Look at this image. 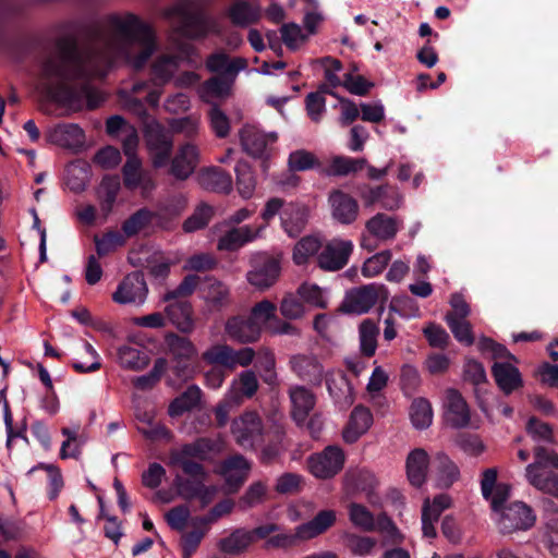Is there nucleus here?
I'll list each match as a JSON object with an SVG mask.
<instances>
[{"instance_id":"obj_1","label":"nucleus","mask_w":558,"mask_h":558,"mask_svg":"<svg viewBox=\"0 0 558 558\" xmlns=\"http://www.w3.org/2000/svg\"><path fill=\"white\" fill-rule=\"evenodd\" d=\"M156 48L154 31L136 15H109L85 49L72 41L58 45V53L43 62L37 89L68 113L94 109L104 96L90 80L104 77L119 62L140 70Z\"/></svg>"},{"instance_id":"obj_2","label":"nucleus","mask_w":558,"mask_h":558,"mask_svg":"<svg viewBox=\"0 0 558 558\" xmlns=\"http://www.w3.org/2000/svg\"><path fill=\"white\" fill-rule=\"evenodd\" d=\"M183 61L193 62L191 47L181 48L179 53H161L150 65L149 80L136 82L130 89L123 88L119 92L122 107L142 121L146 146L155 168L168 165L173 147L172 135L147 113L144 104L136 96L146 93V102L158 107L165 85L174 80Z\"/></svg>"},{"instance_id":"obj_3","label":"nucleus","mask_w":558,"mask_h":558,"mask_svg":"<svg viewBox=\"0 0 558 558\" xmlns=\"http://www.w3.org/2000/svg\"><path fill=\"white\" fill-rule=\"evenodd\" d=\"M174 32L187 38L204 37L209 33H218L217 24L207 19L199 2L195 0H181L168 10Z\"/></svg>"},{"instance_id":"obj_4","label":"nucleus","mask_w":558,"mask_h":558,"mask_svg":"<svg viewBox=\"0 0 558 558\" xmlns=\"http://www.w3.org/2000/svg\"><path fill=\"white\" fill-rule=\"evenodd\" d=\"M222 449L220 439L201 438L193 444L184 445L180 449H173L169 453L168 465L179 468L185 475L203 474V465L194 459H205L210 452H217Z\"/></svg>"},{"instance_id":"obj_5","label":"nucleus","mask_w":558,"mask_h":558,"mask_svg":"<svg viewBox=\"0 0 558 558\" xmlns=\"http://www.w3.org/2000/svg\"><path fill=\"white\" fill-rule=\"evenodd\" d=\"M348 514L350 522L362 531H376L385 535L392 543H400L403 541V536L399 529L386 513H380L375 518L365 506L352 502L348 506Z\"/></svg>"},{"instance_id":"obj_6","label":"nucleus","mask_w":558,"mask_h":558,"mask_svg":"<svg viewBox=\"0 0 558 558\" xmlns=\"http://www.w3.org/2000/svg\"><path fill=\"white\" fill-rule=\"evenodd\" d=\"M498 529L504 534L531 529L536 521V515L531 507L522 501H514L501 508L494 515Z\"/></svg>"},{"instance_id":"obj_7","label":"nucleus","mask_w":558,"mask_h":558,"mask_svg":"<svg viewBox=\"0 0 558 558\" xmlns=\"http://www.w3.org/2000/svg\"><path fill=\"white\" fill-rule=\"evenodd\" d=\"M215 231L219 232L217 250L221 252H235L262 238L265 226L253 227L244 225L242 227H227L226 225H220L215 227Z\"/></svg>"},{"instance_id":"obj_8","label":"nucleus","mask_w":558,"mask_h":558,"mask_svg":"<svg viewBox=\"0 0 558 558\" xmlns=\"http://www.w3.org/2000/svg\"><path fill=\"white\" fill-rule=\"evenodd\" d=\"M386 288L383 284H366L349 291L342 302L344 313L361 315L367 313L379 300L386 298Z\"/></svg>"},{"instance_id":"obj_9","label":"nucleus","mask_w":558,"mask_h":558,"mask_svg":"<svg viewBox=\"0 0 558 558\" xmlns=\"http://www.w3.org/2000/svg\"><path fill=\"white\" fill-rule=\"evenodd\" d=\"M344 452L337 446H328L307 459L308 471L317 478H330L339 473L344 464Z\"/></svg>"},{"instance_id":"obj_10","label":"nucleus","mask_w":558,"mask_h":558,"mask_svg":"<svg viewBox=\"0 0 558 558\" xmlns=\"http://www.w3.org/2000/svg\"><path fill=\"white\" fill-rule=\"evenodd\" d=\"M148 288L143 274L134 271L125 276L112 293V300L121 305L141 306L145 303Z\"/></svg>"},{"instance_id":"obj_11","label":"nucleus","mask_w":558,"mask_h":558,"mask_svg":"<svg viewBox=\"0 0 558 558\" xmlns=\"http://www.w3.org/2000/svg\"><path fill=\"white\" fill-rule=\"evenodd\" d=\"M400 221L385 214H376L365 223L366 234L362 235L361 245L369 251L376 246L372 243L371 238L378 241L392 240L400 229Z\"/></svg>"},{"instance_id":"obj_12","label":"nucleus","mask_w":558,"mask_h":558,"mask_svg":"<svg viewBox=\"0 0 558 558\" xmlns=\"http://www.w3.org/2000/svg\"><path fill=\"white\" fill-rule=\"evenodd\" d=\"M352 251V241L332 239L325 244L322 252L318 254V266L328 271L342 269L348 264Z\"/></svg>"},{"instance_id":"obj_13","label":"nucleus","mask_w":558,"mask_h":558,"mask_svg":"<svg viewBox=\"0 0 558 558\" xmlns=\"http://www.w3.org/2000/svg\"><path fill=\"white\" fill-rule=\"evenodd\" d=\"M243 149L253 157L268 156L278 140L275 132L264 133L253 125H245L240 132Z\"/></svg>"},{"instance_id":"obj_14","label":"nucleus","mask_w":558,"mask_h":558,"mask_svg":"<svg viewBox=\"0 0 558 558\" xmlns=\"http://www.w3.org/2000/svg\"><path fill=\"white\" fill-rule=\"evenodd\" d=\"M359 195L365 207L379 204L384 209L395 210L402 203L400 193L390 185L371 186L364 184L359 186Z\"/></svg>"},{"instance_id":"obj_15","label":"nucleus","mask_w":558,"mask_h":558,"mask_svg":"<svg viewBox=\"0 0 558 558\" xmlns=\"http://www.w3.org/2000/svg\"><path fill=\"white\" fill-rule=\"evenodd\" d=\"M231 430L241 447L251 448L262 437V421L256 413L245 412L232 422Z\"/></svg>"},{"instance_id":"obj_16","label":"nucleus","mask_w":558,"mask_h":558,"mask_svg":"<svg viewBox=\"0 0 558 558\" xmlns=\"http://www.w3.org/2000/svg\"><path fill=\"white\" fill-rule=\"evenodd\" d=\"M199 296L209 312H219L230 304L229 287L211 277L201 284Z\"/></svg>"},{"instance_id":"obj_17","label":"nucleus","mask_w":558,"mask_h":558,"mask_svg":"<svg viewBox=\"0 0 558 558\" xmlns=\"http://www.w3.org/2000/svg\"><path fill=\"white\" fill-rule=\"evenodd\" d=\"M225 332L229 339L239 343H253L259 340L262 333L250 316L234 315L227 319Z\"/></svg>"},{"instance_id":"obj_18","label":"nucleus","mask_w":558,"mask_h":558,"mask_svg":"<svg viewBox=\"0 0 558 558\" xmlns=\"http://www.w3.org/2000/svg\"><path fill=\"white\" fill-rule=\"evenodd\" d=\"M47 140L60 147L76 148L84 144L85 134L76 123H59L48 129Z\"/></svg>"},{"instance_id":"obj_19","label":"nucleus","mask_w":558,"mask_h":558,"mask_svg":"<svg viewBox=\"0 0 558 558\" xmlns=\"http://www.w3.org/2000/svg\"><path fill=\"white\" fill-rule=\"evenodd\" d=\"M199 162V150L191 143L182 145L171 161L170 173L178 180L187 179Z\"/></svg>"},{"instance_id":"obj_20","label":"nucleus","mask_w":558,"mask_h":558,"mask_svg":"<svg viewBox=\"0 0 558 558\" xmlns=\"http://www.w3.org/2000/svg\"><path fill=\"white\" fill-rule=\"evenodd\" d=\"M293 373L302 380L319 386L324 377V367L314 355L298 354L291 357Z\"/></svg>"},{"instance_id":"obj_21","label":"nucleus","mask_w":558,"mask_h":558,"mask_svg":"<svg viewBox=\"0 0 558 558\" xmlns=\"http://www.w3.org/2000/svg\"><path fill=\"white\" fill-rule=\"evenodd\" d=\"M445 417L453 427H464L470 422V411L462 396L454 389H448L445 396Z\"/></svg>"},{"instance_id":"obj_22","label":"nucleus","mask_w":558,"mask_h":558,"mask_svg":"<svg viewBox=\"0 0 558 558\" xmlns=\"http://www.w3.org/2000/svg\"><path fill=\"white\" fill-rule=\"evenodd\" d=\"M332 217L343 225L354 222L359 215V204L349 194L342 191H333L329 195Z\"/></svg>"},{"instance_id":"obj_23","label":"nucleus","mask_w":558,"mask_h":558,"mask_svg":"<svg viewBox=\"0 0 558 558\" xmlns=\"http://www.w3.org/2000/svg\"><path fill=\"white\" fill-rule=\"evenodd\" d=\"M525 477L537 490L558 497V474L546 465L529 464L525 468Z\"/></svg>"},{"instance_id":"obj_24","label":"nucleus","mask_w":558,"mask_h":558,"mask_svg":"<svg viewBox=\"0 0 558 558\" xmlns=\"http://www.w3.org/2000/svg\"><path fill=\"white\" fill-rule=\"evenodd\" d=\"M250 468V463L242 456L231 457L221 464L219 473L226 481L228 493L235 492L242 485Z\"/></svg>"},{"instance_id":"obj_25","label":"nucleus","mask_w":558,"mask_h":558,"mask_svg":"<svg viewBox=\"0 0 558 558\" xmlns=\"http://www.w3.org/2000/svg\"><path fill=\"white\" fill-rule=\"evenodd\" d=\"M308 220V208L298 203H289L281 213V227L291 236H298Z\"/></svg>"},{"instance_id":"obj_26","label":"nucleus","mask_w":558,"mask_h":558,"mask_svg":"<svg viewBox=\"0 0 558 558\" xmlns=\"http://www.w3.org/2000/svg\"><path fill=\"white\" fill-rule=\"evenodd\" d=\"M280 272L279 263L272 258H264L246 275L247 281L257 289L265 290L271 287Z\"/></svg>"},{"instance_id":"obj_27","label":"nucleus","mask_w":558,"mask_h":558,"mask_svg":"<svg viewBox=\"0 0 558 558\" xmlns=\"http://www.w3.org/2000/svg\"><path fill=\"white\" fill-rule=\"evenodd\" d=\"M337 520L335 510L326 509L319 511L312 520L298 525V536L301 541L313 539L329 530Z\"/></svg>"},{"instance_id":"obj_28","label":"nucleus","mask_w":558,"mask_h":558,"mask_svg":"<svg viewBox=\"0 0 558 558\" xmlns=\"http://www.w3.org/2000/svg\"><path fill=\"white\" fill-rule=\"evenodd\" d=\"M373 424L372 412L362 405L355 407L350 415L349 423L343 429L342 436L345 442H355L365 434Z\"/></svg>"},{"instance_id":"obj_29","label":"nucleus","mask_w":558,"mask_h":558,"mask_svg":"<svg viewBox=\"0 0 558 558\" xmlns=\"http://www.w3.org/2000/svg\"><path fill=\"white\" fill-rule=\"evenodd\" d=\"M429 466V456L428 453L422 449L416 448L413 449L407 458L405 469L407 476L411 485L415 487H421L427 477Z\"/></svg>"},{"instance_id":"obj_30","label":"nucleus","mask_w":558,"mask_h":558,"mask_svg":"<svg viewBox=\"0 0 558 558\" xmlns=\"http://www.w3.org/2000/svg\"><path fill=\"white\" fill-rule=\"evenodd\" d=\"M206 66L210 72L219 73L222 77L235 78L240 71L247 66L244 58H229L225 52H216L208 57Z\"/></svg>"},{"instance_id":"obj_31","label":"nucleus","mask_w":558,"mask_h":558,"mask_svg":"<svg viewBox=\"0 0 558 558\" xmlns=\"http://www.w3.org/2000/svg\"><path fill=\"white\" fill-rule=\"evenodd\" d=\"M292 403V416L300 424L308 416L316 403L315 395L303 386H292L289 389Z\"/></svg>"},{"instance_id":"obj_32","label":"nucleus","mask_w":558,"mask_h":558,"mask_svg":"<svg viewBox=\"0 0 558 558\" xmlns=\"http://www.w3.org/2000/svg\"><path fill=\"white\" fill-rule=\"evenodd\" d=\"M326 385L330 397L340 408H349L353 403V388L343 373L328 374Z\"/></svg>"},{"instance_id":"obj_33","label":"nucleus","mask_w":558,"mask_h":558,"mask_svg":"<svg viewBox=\"0 0 558 558\" xmlns=\"http://www.w3.org/2000/svg\"><path fill=\"white\" fill-rule=\"evenodd\" d=\"M117 362L124 369L140 372L149 364V355L144 349L128 343L118 348Z\"/></svg>"},{"instance_id":"obj_34","label":"nucleus","mask_w":558,"mask_h":558,"mask_svg":"<svg viewBox=\"0 0 558 558\" xmlns=\"http://www.w3.org/2000/svg\"><path fill=\"white\" fill-rule=\"evenodd\" d=\"M197 181L202 187L219 193H228L232 187L230 174L217 167L202 169Z\"/></svg>"},{"instance_id":"obj_35","label":"nucleus","mask_w":558,"mask_h":558,"mask_svg":"<svg viewBox=\"0 0 558 558\" xmlns=\"http://www.w3.org/2000/svg\"><path fill=\"white\" fill-rule=\"evenodd\" d=\"M493 375L498 387L506 395L522 386V377L519 369L508 362H496L493 366Z\"/></svg>"},{"instance_id":"obj_36","label":"nucleus","mask_w":558,"mask_h":558,"mask_svg":"<svg viewBox=\"0 0 558 558\" xmlns=\"http://www.w3.org/2000/svg\"><path fill=\"white\" fill-rule=\"evenodd\" d=\"M258 389V380L254 372L244 371L231 383L227 393L230 399L241 403L243 398H251Z\"/></svg>"},{"instance_id":"obj_37","label":"nucleus","mask_w":558,"mask_h":558,"mask_svg":"<svg viewBox=\"0 0 558 558\" xmlns=\"http://www.w3.org/2000/svg\"><path fill=\"white\" fill-rule=\"evenodd\" d=\"M229 17L234 25L245 27L256 23L262 17V9L247 1H236L229 8Z\"/></svg>"},{"instance_id":"obj_38","label":"nucleus","mask_w":558,"mask_h":558,"mask_svg":"<svg viewBox=\"0 0 558 558\" xmlns=\"http://www.w3.org/2000/svg\"><path fill=\"white\" fill-rule=\"evenodd\" d=\"M166 344L169 353L173 356V359L178 362V375L181 376L180 364L182 362H186L192 360L196 355V349L194 344L186 338L179 337L177 335H169L166 337ZM182 372L185 373V369L182 368Z\"/></svg>"},{"instance_id":"obj_39","label":"nucleus","mask_w":558,"mask_h":558,"mask_svg":"<svg viewBox=\"0 0 558 558\" xmlns=\"http://www.w3.org/2000/svg\"><path fill=\"white\" fill-rule=\"evenodd\" d=\"M234 78L215 76L198 88L199 98L208 104L229 95Z\"/></svg>"},{"instance_id":"obj_40","label":"nucleus","mask_w":558,"mask_h":558,"mask_svg":"<svg viewBox=\"0 0 558 558\" xmlns=\"http://www.w3.org/2000/svg\"><path fill=\"white\" fill-rule=\"evenodd\" d=\"M166 314L181 331L187 332L193 328L192 307L186 301L173 300L167 307Z\"/></svg>"},{"instance_id":"obj_41","label":"nucleus","mask_w":558,"mask_h":558,"mask_svg":"<svg viewBox=\"0 0 558 558\" xmlns=\"http://www.w3.org/2000/svg\"><path fill=\"white\" fill-rule=\"evenodd\" d=\"M62 435L66 438L60 449V457L62 459L77 458L81 453L82 446L86 442L87 438L81 430L78 424L73 427H63Z\"/></svg>"},{"instance_id":"obj_42","label":"nucleus","mask_w":558,"mask_h":558,"mask_svg":"<svg viewBox=\"0 0 558 558\" xmlns=\"http://www.w3.org/2000/svg\"><path fill=\"white\" fill-rule=\"evenodd\" d=\"M89 177V165L84 160H75L65 169V184L73 192L84 191Z\"/></svg>"},{"instance_id":"obj_43","label":"nucleus","mask_w":558,"mask_h":558,"mask_svg":"<svg viewBox=\"0 0 558 558\" xmlns=\"http://www.w3.org/2000/svg\"><path fill=\"white\" fill-rule=\"evenodd\" d=\"M433 470L439 486L449 487L459 478L458 466L445 453H437L433 463Z\"/></svg>"},{"instance_id":"obj_44","label":"nucleus","mask_w":558,"mask_h":558,"mask_svg":"<svg viewBox=\"0 0 558 558\" xmlns=\"http://www.w3.org/2000/svg\"><path fill=\"white\" fill-rule=\"evenodd\" d=\"M191 531L184 530L181 532L180 547L182 558H192L208 531V527L203 525V523H196L195 518L191 520Z\"/></svg>"},{"instance_id":"obj_45","label":"nucleus","mask_w":558,"mask_h":558,"mask_svg":"<svg viewBox=\"0 0 558 558\" xmlns=\"http://www.w3.org/2000/svg\"><path fill=\"white\" fill-rule=\"evenodd\" d=\"M120 191V179L118 177H105L98 191L100 210L106 219L111 213L113 204Z\"/></svg>"},{"instance_id":"obj_46","label":"nucleus","mask_w":558,"mask_h":558,"mask_svg":"<svg viewBox=\"0 0 558 558\" xmlns=\"http://www.w3.org/2000/svg\"><path fill=\"white\" fill-rule=\"evenodd\" d=\"M202 390L198 386L192 385L169 405L168 412L170 416H179L184 412L194 409L201 401Z\"/></svg>"},{"instance_id":"obj_47","label":"nucleus","mask_w":558,"mask_h":558,"mask_svg":"<svg viewBox=\"0 0 558 558\" xmlns=\"http://www.w3.org/2000/svg\"><path fill=\"white\" fill-rule=\"evenodd\" d=\"M206 475L207 473L204 468L203 474L199 475H187V477H184L181 474H175L173 485L182 498L191 500L196 497L206 480Z\"/></svg>"},{"instance_id":"obj_48","label":"nucleus","mask_w":558,"mask_h":558,"mask_svg":"<svg viewBox=\"0 0 558 558\" xmlns=\"http://www.w3.org/2000/svg\"><path fill=\"white\" fill-rule=\"evenodd\" d=\"M379 329L371 319H364L359 327L360 350L363 355L371 357L377 349Z\"/></svg>"},{"instance_id":"obj_49","label":"nucleus","mask_w":558,"mask_h":558,"mask_svg":"<svg viewBox=\"0 0 558 558\" xmlns=\"http://www.w3.org/2000/svg\"><path fill=\"white\" fill-rule=\"evenodd\" d=\"M410 417L413 426L417 429H425L433 422V409L428 400L415 399L410 409Z\"/></svg>"},{"instance_id":"obj_50","label":"nucleus","mask_w":558,"mask_h":558,"mask_svg":"<svg viewBox=\"0 0 558 558\" xmlns=\"http://www.w3.org/2000/svg\"><path fill=\"white\" fill-rule=\"evenodd\" d=\"M322 247L320 240L314 235L302 238L293 248V262L296 265H304L315 256Z\"/></svg>"},{"instance_id":"obj_51","label":"nucleus","mask_w":558,"mask_h":558,"mask_svg":"<svg viewBox=\"0 0 558 558\" xmlns=\"http://www.w3.org/2000/svg\"><path fill=\"white\" fill-rule=\"evenodd\" d=\"M236 189L239 194L248 199L253 196L256 187V179L251 167L246 162H238L235 167Z\"/></svg>"},{"instance_id":"obj_52","label":"nucleus","mask_w":558,"mask_h":558,"mask_svg":"<svg viewBox=\"0 0 558 558\" xmlns=\"http://www.w3.org/2000/svg\"><path fill=\"white\" fill-rule=\"evenodd\" d=\"M366 165L364 158H351L337 156L332 158L329 168L326 170L328 175H347L362 170Z\"/></svg>"},{"instance_id":"obj_53","label":"nucleus","mask_w":558,"mask_h":558,"mask_svg":"<svg viewBox=\"0 0 558 558\" xmlns=\"http://www.w3.org/2000/svg\"><path fill=\"white\" fill-rule=\"evenodd\" d=\"M283 44L290 50L300 49L311 37L299 24L287 23L280 27Z\"/></svg>"},{"instance_id":"obj_54","label":"nucleus","mask_w":558,"mask_h":558,"mask_svg":"<svg viewBox=\"0 0 558 558\" xmlns=\"http://www.w3.org/2000/svg\"><path fill=\"white\" fill-rule=\"evenodd\" d=\"M276 311L277 306L268 300H263L252 307L250 318L259 327L260 333L264 328H268V323L276 318Z\"/></svg>"},{"instance_id":"obj_55","label":"nucleus","mask_w":558,"mask_h":558,"mask_svg":"<svg viewBox=\"0 0 558 558\" xmlns=\"http://www.w3.org/2000/svg\"><path fill=\"white\" fill-rule=\"evenodd\" d=\"M252 543V533L245 530H236L230 536L220 541V548L228 554H239Z\"/></svg>"},{"instance_id":"obj_56","label":"nucleus","mask_w":558,"mask_h":558,"mask_svg":"<svg viewBox=\"0 0 558 558\" xmlns=\"http://www.w3.org/2000/svg\"><path fill=\"white\" fill-rule=\"evenodd\" d=\"M345 544L352 555L365 557L375 551L377 539L371 536L349 534L345 538Z\"/></svg>"},{"instance_id":"obj_57","label":"nucleus","mask_w":558,"mask_h":558,"mask_svg":"<svg viewBox=\"0 0 558 558\" xmlns=\"http://www.w3.org/2000/svg\"><path fill=\"white\" fill-rule=\"evenodd\" d=\"M122 172L125 187L135 190L138 187V184H141V178L145 173V170L142 169V162L137 156H131L124 163Z\"/></svg>"},{"instance_id":"obj_58","label":"nucleus","mask_w":558,"mask_h":558,"mask_svg":"<svg viewBox=\"0 0 558 558\" xmlns=\"http://www.w3.org/2000/svg\"><path fill=\"white\" fill-rule=\"evenodd\" d=\"M446 322L459 342L466 345H471L474 342L471 325L465 318L446 316Z\"/></svg>"},{"instance_id":"obj_59","label":"nucleus","mask_w":558,"mask_h":558,"mask_svg":"<svg viewBox=\"0 0 558 558\" xmlns=\"http://www.w3.org/2000/svg\"><path fill=\"white\" fill-rule=\"evenodd\" d=\"M391 259V252L381 251L367 258L362 266V274L365 278H373L379 275Z\"/></svg>"},{"instance_id":"obj_60","label":"nucleus","mask_w":558,"mask_h":558,"mask_svg":"<svg viewBox=\"0 0 558 558\" xmlns=\"http://www.w3.org/2000/svg\"><path fill=\"white\" fill-rule=\"evenodd\" d=\"M125 243V236L119 231H110L102 236H95L96 251L99 256L113 252Z\"/></svg>"},{"instance_id":"obj_61","label":"nucleus","mask_w":558,"mask_h":558,"mask_svg":"<svg viewBox=\"0 0 558 558\" xmlns=\"http://www.w3.org/2000/svg\"><path fill=\"white\" fill-rule=\"evenodd\" d=\"M213 216V208L208 205H201L196 208L194 214L189 217L183 223L185 232H194L205 228Z\"/></svg>"},{"instance_id":"obj_62","label":"nucleus","mask_w":558,"mask_h":558,"mask_svg":"<svg viewBox=\"0 0 558 558\" xmlns=\"http://www.w3.org/2000/svg\"><path fill=\"white\" fill-rule=\"evenodd\" d=\"M298 293L306 303L316 307L327 306L326 292L317 284L305 282L300 286Z\"/></svg>"},{"instance_id":"obj_63","label":"nucleus","mask_w":558,"mask_h":558,"mask_svg":"<svg viewBox=\"0 0 558 558\" xmlns=\"http://www.w3.org/2000/svg\"><path fill=\"white\" fill-rule=\"evenodd\" d=\"M267 488L262 482L253 483L241 497L239 505L242 509H248L260 505L266 497Z\"/></svg>"},{"instance_id":"obj_64","label":"nucleus","mask_w":558,"mask_h":558,"mask_svg":"<svg viewBox=\"0 0 558 558\" xmlns=\"http://www.w3.org/2000/svg\"><path fill=\"white\" fill-rule=\"evenodd\" d=\"M203 359L213 365H221L229 368L231 361V347L227 344H216L203 353Z\"/></svg>"}]
</instances>
